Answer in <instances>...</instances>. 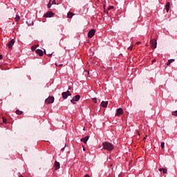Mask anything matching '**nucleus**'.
<instances>
[{
	"label": "nucleus",
	"mask_w": 177,
	"mask_h": 177,
	"mask_svg": "<svg viewBox=\"0 0 177 177\" xmlns=\"http://www.w3.org/2000/svg\"><path fill=\"white\" fill-rule=\"evenodd\" d=\"M102 147L104 150H107L108 151H112V150H114V145L110 142H103Z\"/></svg>",
	"instance_id": "nucleus-1"
},
{
	"label": "nucleus",
	"mask_w": 177,
	"mask_h": 177,
	"mask_svg": "<svg viewBox=\"0 0 177 177\" xmlns=\"http://www.w3.org/2000/svg\"><path fill=\"white\" fill-rule=\"evenodd\" d=\"M55 102V97L53 96H49L47 99L45 100L46 104H50Z\"/></svg>",
	"instance_id": "nucleus-2"
},
{
	"label": "nucleus",
	"mask_w": 177,
	"mask_h": 177,
	"mask_svg": "<svg viewBox=\"0 0 177 177\" xmlns=\"http://www.w3.org/2000/svg\"><path fill=\"white\" fill-rule=\"evenodd\" d=\"M150 44H151V46L152 48V49H156V48H157V40L156 39H151L150 41Z\"/></svg>",
	"instance_id": "nucleus-3"
},
{
	"label": "nucleus",
	"mask_w": 177,
	"mask_h": 177,
	"mask_svg": "<svg viewBox=\"0 0 177 177\" xmlns=\"http://www.w3.org/2000/svg\"><path fill=\"white\" fill-rule=\"evenodd\" d=\"M122 114H124V110L122 108H118L115 113L116 117H120V115H122Z\"/></svg>",
	"instance_id": "nucleus-4"
},
{
	"label": "nucleus",
	"mask_w": 177,
	"mask_h": 177,
	"mask_svg": "<svg viewBox=\"0 0 177 177\" xmlns=\"http://www.w3.org/2000/svg\"><path fill=\"white\" fill-rule=\"evenodd\" d=\"M80 99H81V95H77L74 96L72 100H71V102L72 103H75V102H78V100H80Z\"/></svg>",
	"instance_id": "nucleus-5"
},
{
	"label": "nucleus",
	"mask_w": 177,
	"mask_h": 177,
	"mask_svg": "<svg viewBox=\"0 0 177 177\" xmlns=\"http://www.w3.org/2000/svg\"><path fill=\"white\" fill-rule=\"evenodd\" d=\"M95 32L96 31L95 30V29L90 30V31L88 32V38H92L95 35Z\"/></svg>",
	"instance_id": "nucleus-6"
},
{
	"label": "nucleus",
	"mask_w": 177,
	"mask_h": 177,
	"mask_svg": "<svg viewBox=\"0 0 177 177\" xmlns=\"http://www.w3.org/2000/svg\"><path fill=\"white\" fill-rule=\"evenodd\" d=\"M62 95L63 99H66V97H68V96H71V93H70V91H67L66 92H63Z\"/></svg>",
	"instance_id": "nucleus-7"
},
{
	"label": "nucleus",
	"mask_w": 177,
	"mask_h": 177,
	"mask_svg": "<svg viewBox=\"0 0 177 177\" xmlns=\"http://www.w3.org/2000/svg\"><path fill=\"white\" fill-rule=\"evenodd\" d=\"M55 16V13H53L52 11L47 12L44 15V17H53Z\"/></svg>",
	"instance_id": "nucleus-8"
},
{
	"label": "nucleus",
	"mask_w": 177,
	"mask_h": 177,
	"mask_svg": "<svg viewBox=\"0 0 177 177\" xmlns=\"http://www.w3.org/2000/svg\"><path fill=\"white\" fill-rule=\"evenodd\" d=\"M13 45H15V39H12L8 43V48L12 49V48L13 47Z\"/></svg>",
	"instance_id": "nucleus-9"
},
{
	"label": "nucleus",
	"mask_w": 177,
	"mask_h": 177,
	"mask_svg": "<svg viewBox=\"0 0 177 177\" xmlns=\"http://www.w3.org/2000/svg\"><path fill=\"white\" fill-rule=\"evenodd\" d=\"M54 167L55 171H57V169H59L60 168V163L57 161H55L54 163Z\"/></svg>",
	"instance_id": "nucleus-10"
},
{
	"label": "nucleus",
	"mask_w": 177,
	"mask_h": 177,
	"mask_svg": "<svg viewBox=\"0 0 177 177\" xmlns=\"http://www.w3.org/2000/svg\"><path fill=\"white\" fill-rule=\"evenodd\" d=\"M36 53L39 55V56H44V51H42L41 49H37Z\"/></svg>",
	"instance_id": "nucleus-11"
},
{
	"label": "nucleus",
	"mask_w": 177,
	"mask_h": 177,
	"mask_svg": "<svg viewBox=\"0 0 177 177\" xmlns=\"http://www.w3.org/2000/svg\"><path fill=\"white\" fill-rule=\"evenodd\" d=\"M109 104V101H102L101 102L102 107L106 108L107 107V105Z\"/></svg>",
	"instance_id": "nucleus-12"
},
{
	"label": "nucleus",
	"mask_w": 177,
	"mask_h": 177,
	"mask_svg": "<svg viewBox=\"0 0 177 177\" xmlns=\"http://www.w3.org/2000/svg\"><path fill=\"white\" fill-rule=\"evenodd\" d=\"M89 140V136H86L84 138H82L80 140L81 142H83V143H86V142H88V140Z\"/></svg>",
	"instance_id": "nucleus-13"
},
{
	"label": "nucleus",
	"mask_w": 177,
	"mask_h": 177,
	"mask_svg": "<svg viewBox=\"0 0 177 177\" xmlns=\"http://www.w3.org/2000/svg\"><path fill=\"white\" fill-rule=\"evenodd\" d=\"M170 5H171V3L169 2H167L166 3L165 9H166L167 13H168L169 12V6Z\"/></svg>",
	"instance_id": "nucleus-14"
},
{
	"label": "nucleus",
	"mask_w": 177,
	"mask_h": 177,
	"mask_svg": "<svg viewBox=\"0 0 177 177\" xmlns=\"http://www.w3.org/2000/svg\"><path fill=\"white\" fill-rule=\"evenodd\" d=\"M73 16H74V13L71 12H68L67 14L68 19H73Z\"/></svg>",
	"instance_id": "nucleus-15"
},
{
	"label": "nucleus",
	"mask_w": 177,
	"mask_h": 177,
	"mask_svg": "<svg viewBox=\"0 0 177 177\" xmlns=\"http://www.w3.org/2000/svg\"><path fill=\"white\" fill-rule=\"evenodd\" d=\"M158 171H160V172L162 171V174H167V169L160 168V169H158Z\"/></svg>",
	"instance_id": "nucleus-16"
},
{
	"label": "nucleus",
	"mask_w": 177,
	"mask_h": 177,
	"mask_svg": "<svg viewBox=\"0 0 177 177\" xmlns=\"http://www.w3.org/2000/svg\"><path fill=\"white\" fill-rule=\"evenodd\" d=\"M174 62H175V59H169L167 63V66H169L171 63H174Z\"/></svg>",
	"instance_id": "nucleus-17"
},
{
	"label": "nucleus",
	"mask_w": 177,
	"mask_h": 177,
	"mask_svg": "<svg viewBox=\"0 0 177 177\" xmlns=\"http://www.w3.org/2000/svg\"><path fill=\"white\" fill-rule=\"evenodd\" d=\"M16 114H17L18 115H21V114H23V111H20V110H16L15 111Z\"/></svg>",
	"instance_id": "nucleus-18"
},
{
	"label": "nucleus",
	"mask_w": 177,
	"mask_h": 177,
	"mask_svg": "<svg viewBox=\"0 0 177 177\" xmlns=\"http://www.w3.org/2000/svg\"><path fill=\"white\" fill-rule=\"evenodd\" d=\"M172 115H174V117H177V110L171 112Z\"/></svg>",
	"instance_id": "nucleus-19"
},
{
	"label": "nucleus",
	"mask_w": 177,
	"mask_h": 177,
	"mask_svg": "<svg viewBox=\"0 0 177 177\" xmlns=\"http://www.w3.org/2000/svg\"><path fill=\"white\" fill-rule=\"evenodd\" d=\"M19 20H20V16L16 15V17H15V21H19Z\"/></svg>",
	"instance_id": "nucleus-20"
},
{
	"label": "nucleus",
	"mask_w": 177,
	"mask_h": 177,
	"mask_svg": "<svg viewBox=\"0 0 177 177\" xmlns=\"http://www.w3.org/2000/svg\"><path fill=\"white\" fill-rule=\"evenodd\" d=\"M48 8H50V7L52 6V0L49 1L48 4L47 5Z\"/></svg>",
	"instance_id": "nucleus-21"
},
{
	"label": "nucleus",
	"mask_w": 177,
	"mask_h": 177,
	"mask_svg": "<svg viewBox=\"0 0 177 177\" xmlns=\"http://www.w3.org/2000/svg\"><path fill=\"white\" fill-rule=\"evenodd\" d=\"M2 120H3V124H6V122H7L6 118L2 117Z\"/></svg>",
	"instance_id": "nucleus-22"
},
{
	"label": "nucleus",
	"mask_w": 177,
	"mask_h": 177,
	"mask_svg": "<svg viewBox=\"0 0 177 177\" xmlns=\"http://www.w3.org/2000/svg\"><path fill=\"white\" fill-rule=\"evenodd\" d=\"M164 146H165V142H161V144H160L161 149H164Z\"/></svg>",
	"instance_id": "nucleus-23"
},
{
	"label": "nucleus",
	"mask_w": 177,
	"mask_h": 177,
	"mask_svg": "<svg viewBox=\"0 0 177 177\" xmlns=\"http://www.w3.org/2000/svg\"><path fill=\"white\" fill-rule=\"evenodd\" d=\"M93 102L94 103H97V98H96V97L93 98Z\"/></svg>",
	"instance_id": "nucleus-24"
},
{
	"label": "nucleus",
	"mask_w": 177,
	"mask_h": 177,
	"mask_svg": "<svg viewBox=\"0 0 177 177\" xmlns=\"http://www.w3.org/2000/svg\"><path fill=\"white\" fill-rule=\"evenodd\" d=\"M111 9H114V6H110L108 8V10H111Z\"/></svg>",
	"instance_id": "nucleus-25"
},
{
	"label": "nucleus",
	"mask_w": 177,
	"mask_h": 177,
	"mask_svg": "<svg viewBox=\"0 0 177 177\" xmlns=\"http://www.w3.org/2000/svg\"><path fill=\"white\" fill-rule=\"evenodd\" d=\"M132 49H133V46H130L128 48V50H132Z\"/></svg>",
	"instance_id": "nucleus-26"
},
{
	"label": "nucleus",
	"mask_w": 177,
	"mask_h": 177,
	"mask_svg": "<svg viewBox=\"0 0 177 177\" xmlns=\"http://www.w3.org/2000/svg\"><path fill=\"white\" fill-rule=\"evenodd\" d=\"M52 3L51 5H56V1L53 0V1H51Z\"/></svg>",
	"instance_id": "nucleus-27"
},
{
	"label": "nucleus",
	"mask_w": 177,
	"mask_h": 177,
	"mask_svg": "<svg viewBox=\"0 0 177 177\" xmlns=\"http://www.w3.org/2000/svg\"><path fill=\"white\" fill-rule=\"evenodd\" d=\"M140 44H142L141 41H138V42L136 43V45H140Z\"/></svg>",
	"instance_id": "nucleus-28"
},
{
	"label": "nucleus",
	"mask_w": 177,
	"mask_h": 177,
	"mask_svg": "<svg viewBox=\"0 0 177 177\" xmlns=\"http://www.w3.org/2000/svg\"><path fill=\"white\" fill-rule=\"evenodd\" d=\"M45 55H47V56H52V54H46V53L45 52Z\"/></svg>",
	"instance_id": "nucleus-29"
},
{
	"label": "nucleus",
	"mask_w": 177,
	"mask_h": 177,
	"mask_svg": "<svg viewBox=\"0 0 177 177\" xmlns=\"http://www.w3.org/2000/svg\"><path fill=\"white\" fill-rule=\"evenodd\" d=\"M45 55H47V56H52V54H46V53L45 52Z\"/></svg>",
	"instance_id": "nucleus-30"
},
{
	"label": "nucleus",
	"mask_w": 177,
	"mask_h": 177,
	"mask_svg": "<svg viewBox=\"0 0 177 177\" xmlns=\"http://www.w3.org/2000/svg\"><path fill=\"white\" fill-rule=\"evenodd\" d=\"M84 177H91L88 174H86Z\"/></svg>",
	"instance_id": "nucleus-31"
},
{
	"label": "nucleus",
	"mask_w": 177,
	"mask_h": 177,
	"mask_svg": "<svg viewBox=\"0 0 177 177\" xmlns=\"http://www.w3.org/2000/svg\"><path fill=\"white\" fill-rule=\"evenodd\" d=\"M2 57H3V56H2V55H0V60L2 59Z\"/></svg>",
	"instance_id": "nucleus-32"
},
{
	"label": "nucleus",
	"mask_w": 177,
	"mask_h": 177,
	"mask_svg": "<svg viewBox=\"0 0 177 177\" xmlns=\"http://www.w3.org/2000/svg\"><path fill=\"white\" fill-rule=\"evenodd\" d=\"M152 63H156V59H155L152 60Z\"/></svg>",
	"instance_id": "nucleus-33"
},
{
	"label": "nucleus",
	"mask_w": 177,
	"mask_h": 177,
	"mask_svg": "<svg viewBox=\"0 0 177 177\" xmlns=\"http://www.w3.org/2000/svg\"><path fill=\"white\" fill-rule=\"evenodd\" d=\"M26 23L28 24V26H31V24H28V21H27Z\"/></svg>",
	"instance_id": "nucleus-34"
},
{
	"label": "nucleus",
	"mask_w": 177,
	"mask_h": 177,
	"mask_svg": "<svg viewBox=\"0 0 177 177\" xmlns=\"http://www.w3.org/2000/svg\"><path fill=\"white\" fill-rule=\"evenodd\" d=\"M136 132H137V135H140V133H139V131H136Z\"/></svg>",
	"instance_id": "nucleus-35"
},
{
	"label": "nucleus",
	"mask_w": 177,
	"mask_h": 177,
	"mask_svg": "<svg viewBox=\"0 0 177 177\" xmlns=\"http://www.w3.org/2000/svg\"><path fill=\"white\" fill-rule=\"evenodd\" d=\"M83 151H85V147L83 146Z\"/></svg>",
	"instance_id": "nucleus-36"
},
{
	"label": "nucleus",
	"mask_w": 177,
	"mask_h": 177,
	"mask_svg": "<svg viewBox=\"0 0 177 177\" xmlns=\"http://www.w3.org/2000/svg\"><path fill=\"white\" fill-rule=\"evenodd\" d=\"M62 66H63V64L59 65V67Z\"/></svg>",
	"instance_id": "nucleus-37"
},
{
	"label": "nucleus",
	"mask_w": 177,
	"mask_h": 177,
	"mask_svg": "<svg viewBox=\"0 0 177 177\" xmlns=\"http://www.w3.org/2000/svg\"><path fill=\"white\" fill-rule=\"evenodd\" d=\"M62 151L64 150V147L61 149Z\"/></svg>",
	"instance_id": "nucleus-38"
},
{
	"label": "nucleus",
	"mask_w": 177,
	"mask_h": 177,
	"mask_svg": "<svg viewBox=\"0 0 177 177\" xmlns=\"http://www.w3.org/2000/svg\"><path fill=\"white\" fill-rule=\"evenodd\" d=\"M34 24V22L32 21V24Z\"/></svg>",
	"instance_id": "nucleus-39"
},
{
	"label": "nucleus",
	"mask_w": 177,
	"mask_h": 177,
	"mask_svg": "<svg viewBox=\"0 0 177 177\" xmlns=\"http://www.w3.org/2000/svg\"><path fill=\"white\" fill-rule=\"evenodd\" d=\"M56 66H57V64H55Z\"/></svg>",
	"instance_id": "nucleus-40"
}]
</instances>
